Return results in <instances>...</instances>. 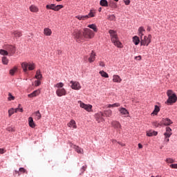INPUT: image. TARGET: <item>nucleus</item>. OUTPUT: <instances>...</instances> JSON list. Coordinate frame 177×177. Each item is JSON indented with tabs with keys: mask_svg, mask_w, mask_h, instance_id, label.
<instances>
[{
	"mask_svg": "<svg viewBox=\"0 0 177 177\" xmlns=\"http://www.w3.org/2000/svg\"><path fill=\"white\" fill-rule=\"evenodd\" d=\"M36 80H42V74H41V70H37L35 76Z\"/></svg>",
	"mask_w": 177,
	"mask_h": 177,
	"instance_id": "obj_27",
	"label": "nucleus"
},
{
	"mask_svg": "<svg viewBox=\"0 0 177 177\" xmlns=\"http://www.w3.org/2000/svg\"><path fill=\"white\" fill-rule=\"evenodd\" d=\"M113 82H118L120 83L121 82V81H122V80L121 79V77L117 75H114L113 77Z\"/></svg>",
	"mask_w": 177,
	"mask_h": 177,
	"instance_id": "obj_25",
	"label": "nucleus"
},
{
	"mask_svg": "<svg viewBox=\"0 0 177 177\" xmlns=\"http://www.w3.org/2000/svg\"><path fill=\"white\" fill-rule=\"evenodd\" d=\"M35 86H39L41 85V80H35Z\"/></svg>",
	"mask_w": 177,
	"mask_h": 177,
	"instance_id": "obj_48",
	"label": "nucleus"
},
{
	"mask_svg": "<svg viewBox=\"0 0 177 177\" xmlns=\"http://www.w3.org/2000/svg\"><path fill=\"white\" fill-rule=\"evenodd\" d=\"M100 75L104 77V78H109V74H107V73H106L103 71H100Z\"/></svg>",
	"mask_w": 177,
	"mask_h": 177,
	"instance_id": "obj_43",
	"label": "nucleus"
},
{
	"mask_svg": "<svg viewBox=\"0 0 177 177\" xmlns=\"http://www.w3.org/2000/svg\"><path fill=\"white\" fill-rule=\"evenodd\" d=\"M145 32H146V30H145V28L143 26H140L138 28V35L142 38L145 35Z\"/></svg>",
	"mask_w": 177,
	"mask_h": 177,
	"instance_id": "obj_19",
	"label": "nucleus"
},
{
	"mask_svg": "<svg viewBox=\"0 0 177 177\" xmlns=\"http://www.w3.org/2000/svg\"><path fill=\"white\" fill-rule=\"evenodd\" d=\"M70 84L71 89L74 91H80L81 89V84L77 81H71Z\"/></svg>",
	"mask_w": 177,
	"mask_h": 177,
	"instance_id": "obj_8",
	"label": "nucleus"
},
{
	"mask_svg": "<svg viewBox=\"0 0 177 177\" xmlns=\"http://www.w3.org/2000/svg\"><path fill=\"white\" fill-rule=\"evenodd\" d=\"M68 127L69 128H73L74 129H77V124L75 123V120H71L70 122L68 123Z\"/></svg>",
	"mask_w": 177,
	"mask_h": 177,
	"instance_id": "obj_20",
	"label": "nucleus"
},
{
	"mask_svg": "<svg viewBox=\"0 0 177 177\" xmlns=\"http://www.w3.org/2000/svg\"><path fill=\"white\" fill-rule=\"evenodd\" d=\"M5 153V150L3 149H0V154H3Z\"/></svg>",
	"mask_w": 177,
	"mask_h": 177,
	"instance_id": "obj_60",
	"label": "nucleus"
},
{
	"mask_svg": "<svg viewBox=\"0 0 177 177\" xmlns=\"http://www.w3.org/2000/svg\"><path fill=\"white\" fill-rule=\"evenodd\" d=\"M17 66H14L12 69L10 70V75H15V73L17 71Z\"/></svg>",
	"mask_w": 177,
	"mask_h": 177,
	"instance_id": "obj_36",
	"label": "nucleus"
},
{
	"mask_svg": "<svg viewBox=\"0 0 177 177\" xmlns=\"http://www.w3.org/2000/svg\"><path fill=\"white\" fill-rule=\"evenodd\" d=\"M3 48L7 50L10 56H13L16 53V47L13 45L5 44Z\"/></svg>",
	"mask_w": 177,
	"mask_h": 177,
	"instance_id": "obj_6",
	"label": "nucleus"
},
{
	"mask_svg": "<svg viewBox=\"0 0 177 177\" xmlns=\"http://www.w3.org/2000/svg\"><path fill=\"white\" fill-rule=\"evenodd\" d=\"M109 32L111 35V41L113 42V44H114L115 46H117L118 48H121V42L118 39L117 32H115V31H114L113 30H109Z\"/></svg>",
	"mask_w": 177,
	"mask_h": 177,
	"instance_id": "obj_2",
	"label": "nucleus"
},
{
	"mask_svg": "<svg viewBox=\"0 0 177 177\" xmlns=\"http://www.w3.org/2000/svg\"><path fill=\"white\" fill-rule=\"evenodd\" d=\"M100 5L101 6H104L106 8V7L109 6V2L107 1V0H100Z\"/></svg>",
	"mask_w": 177,
	"mask_h": 177,
	"instance_id": "obj_33",
	"label": "nucleus"
},
{
	"mask_svg": "<svg viewBox=\"0 0 177 177\" xmlns=\"http://www.w3.org/2000/svg\"><path fill=\"white\" fill-rule=\"evenodd\" d=\"M167 95L168 96V99L165 102L166 104L171 106V104H174V103H176V94H175V93H174L172 90H168L167 92Z\"/></svg>",
	"mask_w": 177,
	"mask_h": 177,
	"instance_id": "obj_1",
	"label": "nucleus"
},
{
	"mask_svg": "<svg viewBox=\"0 0 177 177\" xmlns=\"http://www.w3.org/2000/svg\"><path fill=\"white\" fill-rule=\"evenodd\" d=\"M103 117H104V114L102 112H98L95 115V120L99 124L100 122H104V118Z\"/></svg>",
	"mask_w": 177,
	"mask_h": 177,
	"instance_id": "obj_11",
	"label": "nucleus"
},
{
	"mask_svg": "<svg viewBox=\"0 0 177 177\" xmlns=\"http://www.w3.org/2000/svg\"><path fill=\"white\" fill-rule=\"evenodd\" d=\"M153 127H158V126L160 125V123H157V122H154L153 123Z\"/></svg>",
	"mask_w": 177,
	"mask_h": 177,
	"instance_id": "obj_56",
	"label": "nucleus"
},
{
	"mask_svg": "<svg viewBox=\"0 0 177 177\" xmlns=\"http://www.w3.org/2000/svg\"><path fill=\"white\" fill-rule=\"evenodd\" d=\"M88 28H91V30H93L94 32H97V27L96 26V24H93L88 26Z\"/></svg>",
	"mask_w": 177,
	"mask_h": 177,
	"instance_id": "obj_31",
	"label": "nucleus"
},
{
	"mask_svg": "<svg viewBox=\"0 0 177 177\" xmlns=\"http://www.w3.org/2000/svg\"><path fill=\"white\" fill-rule=\"evenodd\" d=\"M64 86V84H63V82H59L55 85V88H63Z\"/></svg>",
	"mask_w": 177,
	"mask_h": 177,
	"instance_id": "obj_45",
	"label": "nucleus"
},
{
	"mask_svg": "<svg viewBox=\"0 0 177 177\" xmlns=\"http://www.w3.org/2000/svg\"><path fill=\"white\" fill-rule=\"evenodd\" d=\"M44 35H46V37H50L52 35V30L48 28H46L44 29Z\"/></svg>",
	"mask_w": 177,
	"mask_h": 177,
	"instance_id": "obj_22",
	"label": "nucleus"
},
{
	"mask_svg": "<svg viewBox=\"0 0 177 177\" xmlns=\"http://www.w3.org/2000/svg\"><path fill=\"white\" fill-rule=\"evenodd\" d=\"M8 100H15V97L10 93H8Z\"/></svg>",
	"mask_w": 177,
	"mask_h": 177,
	"instance_id": "obj_49",
	"label": "nucleus"
},
{
	"mask_svg": "<svg viewBox=\"0 0 177 177\" xmlns=\"http://www.w3.org/2000/svg\"><path fill=\"white\" fill-rule=\"evenodd\" d=\"M28 124L30 128H35V123L34 122V119H32V117L28 118Z\"/></svg>",
	"mask_w": 177,
	"mask_h": 177,
	"instance_id": "obj_23",
	"label": "nucleus"
},
{
	"mask_svg": "<svg viewBox=\"0 0 177 177\" xmlns=\"http://www.w3.org/2000/svg\"><path fill=\"white\" fill-rule=\"evenodd\" d=\"M0 55L2 56H9V53L8 52L7 50L3 49H0Z\"/></svg>",
	"mask_w": 177,
	"mask_h": 177,
	"instance_id": "obj_34",
	"label": "nucleus"
},
{
	"mask_svg": "<svg viewBox=\"0 0 177 177\" xmlns=\"http://www.w3.org/2000/svg\"><path fill=\"white\" fill-rule=\"evenodd\" d=\"M86 171V166H83L81 169L82 174H84Z\"/></svg>",
	"mask_w": 177,
	"mask_h": 177,
	"instance_id": "obj_53",
	"label": "nucleus"
},
{
	"mask_svg": "<svg viewBox=\"0 0 177 177\" xmlns=\"http://www.w3.org/2000/svg\"><path fill=\"white\" fill-rule=\"evenodd\" d=\"M100 66L101 67H104V62H100Z\"/></svg>",
	"mask_w": 177,
	"mask_h": 177,
	"instance_id": "obj_59",
	"label": "nucleus"
},
{
	"mask_svg": "<svg viewBox=\"0 0 177 177\" xmlns=\"http://www.w3.org/2000/svg\"><path fill=\"white\" fill-rule=\"evenodd\" d=\"M119 111L122 115H125V117H128V114H129V112L125 108L119 109Z\"/></svg>",
	"mask_w": 177,
	"mask_h": 177,
	"instance_id": "obj_18",
	"label": "nucleus"
},
{
	"mask_svg": "<svg viewBox=\"0 0 177 177\" xmlns=\"http://www.w3.org/2000/svg\"><path fill=\"white\" fill-rule=\"evenodd\" d=\"M62 8H63L62 5H57V6H56V4H55L54 8H53V9L55 12H57V11L60 10V9H62Z\"/></svg>",
	"mask_w": 177,
	"mask_h": 177,
	"instance_id": "obj_38",
	"label": "nucleus"
},
{
	"mask_svg": "<svg viewBox=\"0 0 177 177\" xmlns=\"http://www.w3.org/2000/svg\"><path fill=\"white\" fill-rule=\"evenodd\" d=\"M109 6H110V8H112V9H117V3H115L114 1L111 2L109 4Z\"/></svg>",
	"mask_w": 177,
	"mask_h": 177,
	"instance_id": "obj_42",
	"label": "nucleus"
},
{
	"mask_svg": "<svg viewBox=\"0 0 177 177\" xmlns=\"http://www.w3.org/2000/svg\"><path fill=\"white\" fill-rule=\"evenodd\" d=\"M78 103L82 109L86 110L88 113L92 111V105L91 104H86L85 103L82 102V101H78Z\"/></svg>",
	"mask_w": 177,
	"mask_h": 177,
	"instance_id": "obj_9",
	"label": "nucleus"
},
{
	"mask_svg": "<svg viewBox=\"0 0 177 177\" xmlns=\"http://www.w3.org/2000/svg\"><path fill=\"white\" fill-rule=\"evenodd\" d=\"M96 59V53L94 50H92L89 55V57L88 59L89 63H93Z\"/></svg>",
	"mask_w": 177,
	"mask_h": 177,
	"instance_id": "obj_13",
	"label": "nucleus"
},
{
	"mask_svg": "<svg viewBox=\"0 0 177 177\" xmlns=\"http://www.w3.org/2000/svg\"><path fill=\"white\" fill-rule=\"evenodd\" d=\"M15 175H18V176H20V172H19V171L16 170L15 171Z\"/></svg>",
	"mask_w": 177,
	"mask_h": 177,
	"instance_id": "obj_58",
	"label": "nucleus"
},
{
	"mask_svg": "<svg viewBox=\"0 0 177 177\" xmlns=\"http://www.w3.org/2000/svg\"><path fill=\"white\" fill-rule=\"evenodd\" d=\"M171 136H172V129H171V127H167L166 131L164 133V136H165L166 138H171Z\"/></svg>",
	"mask_w": 177,
	"mask_h": 177,
	"instance_id": "obj_15",
	"label": "nucleus"
},
{
	"mask_svg": "<svg viewBox=\"0 0 177 177\" xmlns=\"http://www.w3.org/2000/svg\"><path fill=\"white\" fill-rule=\"evenodd\" d=\"M125 5H129L131 3V0H123Z\"/></svg>",
	"mask_w": 177,
	"mask_h": 177,
	"instance_id": "obj_54",
	"label": "nucleus"
},
{
	"mask_svg": "<svg viewBox=\"0 0 177 177\" xmlns=\"http://www.w3.org/2000/svg\"><path fill=\"white\" fill-rule=\"evenodd\" d=\"M56 95L59 97H62V96H66V95H67V91H66V89L64 88H58L56 91Z\"/></svg>",
	"mask_w": 177,
	"mask_h": 177,
	"instance_id": "obj_12",
	"label": "nucleus"
},
{
	"mask_svg": "<svg viewBox=\"0 0 177 177\" xmlns=\"http://www.w3.org/2000/svg\"><path fill=\"white\" fill-rule=\"evenodd\" d=\"M73 37L77 42H82V41H84L85 39L84 37V31L78 29H75L74 30L73 32Z\"/></svg>",
	"mask_w": 177,
	"mask_h": 177,
	"instance_id": "obj_3",
	"label": "nucleus"
},
{
	"mask_svg": "<svg viewBox=\"0 0 177 177\" xmlns=\"http://www.w3.org/2000/svg\"><path fill=\"white\" fill-rule=\"evenodd\" d=\"M160 112V107L157 105L155 106L153 111L151 113V115H157Z\"/></svg>",
	"mask_w": 177,
	"mask_h": 177,
	"instance_id": "obj_28",
	"label": "nucleus"
},
{
	"mask_svg": "<svg viewBox=\"0 0 177 177\" xmlns=\"http://www.w3.org/2000/svg\"><path fill=\"white\" fill-rule=\"evenodd\" d=\"M158 133L157 131H153L151 130L147 131V136H157Z\"/></svg>",
	"mask_w": 177,
	"mask_h": 177,
	"instance_id": "obj_29",
	"label": "nucleus"
},
{
	"mask_svg": "<svg viewBox=\"0 0 177 177\" xmlns=\"http://www.w3.org/2000/svg\"><path fill=\"white\" fill-rule=\"evenodd\" d=\"M166 162H167V164H174V162H175V160L171 158H167L165 160Z\"/></svg>",
	"mask_w": 177,
	"mask_h": 177,
	"instance_id": "obj_44",
	"label": "nucleus"
},
{
	"mask_svg": "<svg viewBox=\"0 0 177 177\" xmlns=\"http://www.w3.org/2000/svg\"><path fill=\"white\" fill-rule=\"evenodd\" d=\"M1 62L5 66H8V64H9V59L6 57H3Z\"/></svg>",
	"mask_w": 177,
	"mask_h": 177,
	"instance_id": "obj_35",
	"label": "nucleus"
},
{
	"mask_svg": "<svg viewBox=\"0 0 177 177\" xmlns=\"http://www.w3.org/2000/svg\"><path fill=\"white\" fill-rule=\"evenodd\" d=\"M46 8V9H51L53 10V9H55V4L47 5Z\"/></svg>",
	"mask_w": 177,
	"mask_h": 177,
	"instance_id": "obj_47",
	"label": "nucleus"
},
{
	"mask_svg": "<svg viewBox=\"0 0 177 177\" xmlns=\"http://www.w3.org/2000/svg\"><path fill=\"white\" fill-rule=\"evenodd\" d=\"M86 15H77L75 17L78 20H87Z\"/></svg>",
	"mask_w": 177,
	"mask_h": 177,
	"instance_id": "obj_39",
	"label": "nucleus"
},
{
	"mask_svg": "<svg viewBox=\"0 0 177 177\" xmlns=\"http://www.w3.org/2000/svg\"><path fill=\"white\" fill-rule=\"evenodd\" d=\"M111 124L112 125L113 128L116 129L118 132H120L121 129H122V126H121V123L117 120H113L111 122Z\"/></svg>",
	"mask_w": 177,
	"mask_h": 177,
	"instance_id": "obj_10",
	"label": "nucleus"
},
{
	"mask_svg": "<svg viewBox=\"0 0 177 177\" xmlns=\"http://www.w3.org/2000/svg\"><path fill=\"white\" fill-rule=\"evenodd\" d=\"M41 93V89H37L33 91L32 93L28 94V96L29 97H35L36 96H38Z\"/></svg>",
	"mask_w": 177,
	"mask_h": 177,
	"instance_id": "obj_17",
	"label": "nucleus"
},
{
	"mask_svg": "<svg viewBox=\"0 0 177 177\" xmlns=\"http://www.w3.org/2000/svg\"><path fill=\"white\" fill-rule=\"evenodd\" d=\"M169 167L170 168H172V169H177V164H171Z\"/></svg>",
	"mask_w": 177,
	"mask_h": 177,
	"instance_id": "obj_50",
	"label": "nucleus"
},
{
	"mask_svg": "<svg viewBox=\"0 0 177 177\" xmlns=\"http://www.w3.org/2000/svg\"><path fill=\"white\" fill-rule=\"evenodd\" d=\"M19 172H21L22 174H26V172H27V170H26V169L21 167L19 168Z\"/></svg>",
	"mask_w": 177,
	"mask_h": 177,
	"instance_id": "obj_52",
	"label": "nucleus"
},
{
	"mask_svg": "<svg viewBox=\"0 0 177 177\" xmlns=\"http://www.w3.org/2000/svg\"><path fill=\"white\" fill-rule=\"evenodd\" d=\"M133 42H134L135 45H139L140 42V39H139V37L138 36H134L133 37Z\"/></svg>",
	"mask_w": 177,
	"mask_h": 177,
	"instance_id": "obj_32",
	"label": "nucleus"
},
{
	"mask_svg": "<svg viewBox=\"0 0 177 177\" xmlns=\"http://www.w3.org/2000/svg\"><path fill=\"white\" fill-rule=\"evenodd\" d=\"M120 106H121V104L120 103H115L113 104H108L107 107L108 109H110L111 107H120Z\"/></svg>",
	"mask_w": 177,
	"mask_h": 177,
	"instance_id": "obj_41",
	"label": "nucleus"
},
{
	"mask_svg": "<svg viewBox=\"0 0 177 177\" xmlns=\"http://www.w3.org/2000/svg\"><path fill=\"white\" fill-rule=\"evenodd\" d=\"M21 66L22 67L24 73H27L29 70V71H31L35 68V64L31 63V62H22L21 64Z\"/></svg>",
	"mask_w": 177,
	"mask_h": 177,
	"instance_id": "obj_4",
	"label": "nucleus"
},
{
	"mask_svg": "<svg viewBox=\"0 0 177 177\" xmlns=\"http://www.w3.org/2000/svg\"><path fill=\"white\" fill-rule=\"evenodd\" d=\"M156 177H161V176H156Z\"/></svg>",
	"mask_w": 177,
	"mask_h": 177,
	"instance_id": "obj_64",
	"label": "nucleus"
},
{
	"mask_svg": "<svg viewBox=\"0 0 177 177\" xmlns=\"http://www.w3.org/2000/svg\"><path fill=\"white\" fill-rule=\"evenodd\" d=\"M21 104H19L18 107L15 109V113L20 111V113H23V108H20Z\"/></svg>",
	"mask_w": 177,
	"mask_h": 177,
	"instance_id": "obj_46",
	"label": "nucleus"
},
{
	"mask_svg": "<svg viewBox=\"0 0 177 177\" xmlns=\"http://www.w3.org/2000/svg\"><path fill=\"white\" fill-rule=\"evenodd\" d=\"M160 122L162 125H165L166 127H169V125H171V124H173L172 120H171V119L168 118H163Z\"/></svg>",
	"mask_w": 177,
	"mask_h": 177,
	"instance_id": "obj_14",
	"label": "nucleus"
},
{
	"mask_svg": "<svg viewBox=\"0 0 177 177\" xmlns=\"http://www.w3.org/2000/svg\"><path fill=\"white\" fill-rule=\"evenodd\" d=\"M104 115L106 117H111V115H113V111L110 109L106 110L104 111Z\"/></svg>",
	"mask_w": 177,
	"mask_h": 177,
	"instance_id": "obj_37",
	"label": "nucleus"
},
{
	"mask_svg": "<svg viewBox=\"0 0 177 177\" xmlns=\"http://www.w3.org/2000/svg\"><path fill=\"white\" fill-rule=\"evenodd\" d=\"M151 42V35L144 36L140 37V45L143 46H149V44Z\"/></svg>",
	"mask_w": 177,
	"mask_h": 177,
	"instance_id": "obj_7",
	"label": "nucleus"
},
{
	"mask_svg": "<svg viewBox=\"0 0 177 177\" xmlns=\"http://www.w3.org/2000/svg\"><path fill=\"white\" fill-rule=\"evenodd\" d=\"M96 16V10H91L89 13L86 15V18L91 19L92 17H95Z\"/></svg>",
	"mask_w": 177,
	"mask_h": 177,
	"instance_id": "obj_16",
	"label": "nucleus"
},
{
	"mask_svg": "<svg viewBox=\"0 0 177 177\" xmlns=\"http://www.w3.org/2000/svg\"><path fill=\"white\" fill-rule=\"evenodd\" d=\"M32 115L36 120H41V113H39V111L33 113Z\"/></svg>",
	"mask_w": 177,
	"mask_h": 177,
	"instance_id": "obj_26",
	"label": "nucleus"
},
{
	"mask_svg": "<svg viewBox=\"0 0 177 177\" xmlns=\"http://www.w3.org/2000/svg\"><path fill=\"white\" fill-rule=\"evenodd\" d=\"M118 143L120 145V146H125V144H122L121 142H118Z\"/></svg>",
	"mask_w": 177,
	"mask_h": 177,
	"instance_id": "obj_62",
	"label": "nucleus"
},
{
	"mask_svg": "<svg viewBox=\"0 0 177 177\" xmlns=\"http://www.w3.org/2000/svg\"><path fill=\"white\" fill-rule=\"evenodd\" d=\"M139 149H143V145L142 144H138Z\"/></svg>",
	"mask_w": 177,
	"mask_h": 177,
	"instance_id": "obj_61",
	"label": "nucleus"
},
{
	"mask_svg": "<svg viewBox=\"0 0 177 177\" xmlns=\"http://www.w3.org/2000/svg\"><path fill=\"white\" fill-rule=\"evenodd\" d=\"M109 20H111V21L115 20V16L114 15H110L109 17Z\"/></svg>",
	"mask_w": 177,
	"mask_h": 177,
	"instance_id": "obj_51",
	"label": "nucleus"
},
{
	"mask_svg": "<svg viewBox=\"0 0 177 177\" xmlns=\"http://www.w3.org/2000/svg\"><path fill=\"white\" fill-rule=\"evenodd\" d=\"M12 34H13L14 37H15V38H20V37H21V35H23L21 32L19 31V30L14 31V32Z\"/></svg>",
	"mask_w": 177,
	"mask_h": 177,
	"instance_id": "obj_30",
	"label": "nucleus"
},
{
	"mask_svg": "<svg viewBox=\"0 0 177 177\" xmlns=\"http://www.w3.org/2000/svg\"><path fill=\"white\" fill-rule=\"evenodd\" d=\"M15 113H16L15 109L13 108H11L10 109L8 110V116L12 117V115H13Z\"/></svg>",
	"mask_w": 177,
	"mask_h": 177,
	"instance_id": "obj_40",
	"label": "nucleus"
},
{
	"mask_svg": "<svg viewBox=\"0 0 177 177\" xmlns=\"http://www.w3.org/2000/svg\"><path fill=\"white\" fill-rule=\"evenodd\" d=\"M29 10L30 12H32L33 13H37L39 10L38 9V7L37 6L32 5L29 7Z\"/></svg>",
	"mask_w": 177,
	"mask_h": 177,
	"instance_id": "obj_24",
	"label": "nucleus"
},
{
	"mask_svg": "<svg viewBox=\"0 0 177 177\" xmlns=\"http://www.w3.org/2000/svg\"><path fill=\"white\" fill-rule=\"evenodd\" d=\"M57 1V2H60V1H62V0H56Z\"/></svg>",
	"mask_w": 177,
	"mask_h": 177,
	"instance_id": "obj_63",
	"label": "nucleus"
},
{
	"mask_svg": "<svg viewBox=\"0 0 177 177\" xmlns=\"http://www.w3.org/2000/svg\"><path fill=\"white\" fill-rule=\"evenodd\" d=\"M73 149L78 153V154H84V149L77 145H73Z\"/></svg>",
	"mask_w": 177,
	"mask_h": 177,
	"instance_id": "obj_21",
	"label": "nucleus"
},
{
	"mask_svg": "<svg viewBox=\"0 0 177 177\" xmlns=\"http://www.w3.org/2000/svg\"><path fill=\"white\" fill-rule=\"evenodd\" d=\"M84 39H92L95 37V32L90 28H86L83 30Z\"/></svg>",
	"mask_w": 177,
	"mask_h": 177,
	"instance_id": "obj_5",
	"label": "nucleus"
},
{
	"mask_svg": "<svg viewBox=\"0 0 177 177\" xmlns=\"http://www.w3.org/2000/svg\"><path fill=\"white\" fill-rule=\"evenodd\" d=\"M169 137H166L165 136V142H167V143H168V142H169Z\"/></svg>",
	"mask_w": 177,
	"mask_h": 177,
	"instance_id": "obj_57",
	"label": "nucleus"
},
{
	"mask_svg": "<svg viewBox=\"0 0 177 177\" xmlns=\"http://www.w3.org/2000/svg\"><path fill=\"white\" fill-rule=\"evenodd\" d=\"M135 59L136 60H142V56H140V55L136 56V57H135Z\"/></svg>",
	"mask_w": 177,
	"mask_h": 177,
	"instance_id": "obj_55",
	"label": "nucleus"
}]
</instances>
